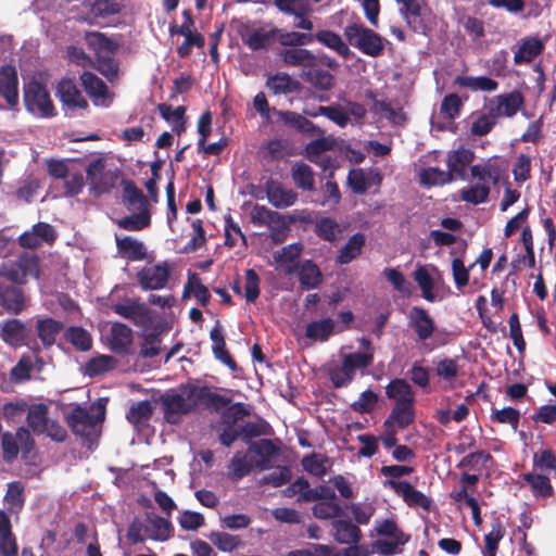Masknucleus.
Returning <instances> with one entry per match:
<instances>
[{"instance_id": "nucleus-1", "label": "nucleus", "mask_w": 556, "mask_h": 556, "mask_svg": "<svg viewBox=\"0 0 556 556\" xmlns=\"http://www.w3.org/2000/svg\"><path fill=\"white\" fill-rule=\"evenodd\" d=\"M40 258L35 253L23 252L14 260L0 264V306L11 315H20L29 305L23 286L29 278L39 279Z\"/></svg>"}, {"instance_id": "nucleus-2", "label": "nucleus", "mask_w": 556, "mask_h": 556, "mask_svg": "<svg viewBox=\"0 0 556 556\" xmlns=\"http://www.w3.org/2000/svg\"><path fill=\"white\" fill-rule=\"evenodd\" d=\"M343 35L349 45L365 55L378 58L384 52L387 40L362 23L348 24L343 29Z\"/></svg>"}, {"instance_id": "nucleus-3", "label": "nucleus", "mask_w": 556, "mask_h": 556, "mask_svg": "<svg viewBox=\"0 0 556 556\" xmlns=\"http://www.w3.org/2000/svg\"><path fill=\"white\" fill-rule=\"evenodd\" d=\"M104 419V412L97 415L91 414L87 408L76 405L65 415V421L71 431L83 439L88 447L96 442L98 437V425Z\"/></svg>"}, {"instance_id": "nucleus-4", "label": "nucleus", "mask_w": 556, "mask_h": 556, "mask_svg": "<svg viewBox=\"0 0 556 556\" xmlns=\"http://www.w3.org/2000/svg\"><path fill=\"white\" fill-rule=\"evenodd\" d=\"M374 362V353H350L342 358L341 366L330 370L329 377L334 388H343L352 382L356 370L370 366Z\"/></svg>"}, {"instance_id": "nucleus-5", "label": "nucleus", "mask_w": 556, "mask_h": 556, "mask_svg": "<svg viewBox=\"0 0 556 556\" xmlns=\"http://www.w3.org/2000/svg\"><path fill=\"white\" fill-rule=\"evenodd\" d=\"M121 172L117 168L105 170V161L102 157L91 161L86 167L89 191L96 197L111 192Z\"/></svg>"}, {"instance_id": "nucleus-6", "label": "nucleus", "mask_w": 556, "mask_h": 556, "mask_svg": "<svg viewBox=\"0 0 556 556\" xmlns=\"http://www.w3.org/2000/svg\"><path fill=\"white\" fill-rule=\"evenodd\" d=\"M1 446L4 460L12 463L17 458L20 451L22 452V458H28L35 450L36 442L27 428L20 427L15 433L4 432L2 434Z\"/></svg>"}, {"instance_id": "nucleus-7", "label": "nucleus", "mask_w": 556, "mask_h": 556, "mask_svg": "<svg viewBox=\"0 0 556 556\" xmlns=\"http://www.w3.org/2000/svg\"><path fill=\"white\" fill-rule=\"evenodd\" d=\"M23 100L26 110L40 117H51L55 114L54 105L47 88L36 81H29L24 86Z\"/></svg>"}, {"instance_id": "nucleus-8", "label": "nucleus", "mask_w": 556, "mask_h": 556, "mask_svg": "<svg viewBox=\"0 0 556 556\" xmlns=\"http://www.w3.org/2000/svg\"><path fill=\"white\" fill-rule=\"evenodd\" d=\"M181 390L182 393L169 390L160 397L164 418L169 424H176L181 415H188L197 409L195 397H189L185 393V386L181 387Z\"/></svg>"}, {"instance_id": "nucleus-9", "label": "nucleus", "mask_w": 556, "mask_h": 556, "mask_svg": "<svg viewBox=\"0 0 556 556\" xmlns=\"http://www.w3.org/2000/svg\"><path fill=\"white\" fill-rule=\"evenodd\" d=\"M18 104V76L12 65L0 67V110H15Z\"/></svg>"}, {"instance_id": "nucleus-10", "label": "nucleus", "mask_w": 556, "mask_h": 556, "mask_svg": "<svg viewBox=\"0 0 556 556\" xmlns=\"http://www.w3.org/2000/svg\"><path fill=\"white\" fill-rule=\"evenodd\" d=\"M185 393L189 397H195L197 407L203 405L205 408L216 413L225 410L231 403L230 397L212 392L207 386L199 387L188 383L185 386Z\"/></svg>"}, {"instance_id": "nucleus-11", "label": "nucleus", "mask_w": 556, "mask_h": 556, "mask_svg": "<svg viewBox=\"0 0 556 556\" xmlns=\"http://www.w3.org/2000/svg\"><path fill=\"white\" fill-rule=\"evenodd\" d=\"M170 277V268L167 263L144 266L137 273V280L143 290L163 289Z\"/></svg>"}, {"instance_id": "nucleus-12", "label": "nucleus", "mask_w": 556, "mask_h": 556, "mask_svg": "<svg viewBox=\"0 0 556 556\" xmlns=\"http://www.w3.org/2000/svg\"><path fill=\"white\" fill-rule=\"evenodd\" d=\"M289 273L298 276L303 290L315 289L323 282V273L312 260L294 262Z\"/></svg>"}, {"instance_id": "nucleus-13", "label": "nucleus", "mask_w": 556, "mask_h": 556, "mask_svg": "<svg viewBox=\"0 0 556 556\" xmlns=\"http://www.w3.org/2000/svg\"><path fill=\"white\" fill-rule=\"evenodd\" d=\"M28 334L29 329L21 319L8 318L0 323V339L10 346L24 345Z\"/></svg>"}, {"instance_id": "nucleus-14", "label": "nucleus", "mask_w": 556, "mask_h": 556, "mask_svg": "<svg viewBox=\"0 0 556 556\" xmlns=\"http://www.w3.org/2000/svg\"><path fill=\"white\" fill-rule=\"evenodd\" d=\"M408 325L420 341L430 339L435 331V324L428 311L420 306H413L408 313Z\"/></svg>"}, {"instance_id": "nucleus-15", "label": "nucleus", "mask_w": 556, "mask_h": 556, "mask_svg": "<svg viewBox=\"0 0 556 556\" xmlns=\"http://www.w3.org/2000/svg\"><path fill=\"white\" fill-rule=\"evenodd\" d=\"M268 202L276 208H286L292 206L298 200V193L292 189H287L283 185L269 178L264 186Z\"/></svg>"}, {"instance_id": "nucleus-16", "label": "nucleus", "mask_w": 556, "mask_h": 556, "mask_svg": "<svg viewBox=\"0 0 556 556\" xmlns=\"http://www.w3.org/2000/svg\"><path fill=\"white\" fill-rule=\"evenodd\" d=\"M80 80L94 105L109 106L111 104L112 99L108 86L96 74L86 71L80 75Z\"/></svg>"}, {"instance_id": "nucleus-17", "label": "nucleus", "mask_w": 556, "mask_h": 556, "mask_svg": "<svg viewBox=\"0 0 556 556\" xmlns=\"http://www.w3.org/2000/svg\"><path fill=\"white\" fill-rule=\"evenodd\" d=\"M388 484L393 491L403 497V501L410 507H420L429 510L431 501L421 491L415 489L408 481L389 480Z\"/></svg>"}, {"instance_id": "nucleus-18", "label": "nucleus", "mask_w": 556, "mask_h": 556, "mask_svg": "<svg viewBox=\"0 0 556 556\" xmlns=\"http://www.w3.org/2000/svg\"><path fill=\"white\" fill-rule=\"evenodd\" d=\"M56 94L62 104L68 109H88L87 100L83 97L76 84L70 78L59 81Z\"/></svg>"}, {"instance_id": "nucleus-19", "label": "nucleus", "mask_w": 556, "mask_h": 556, "mask_svg": "<svg viewBox=\"0 0 556 556\" xmlns=\"http://www.w3.org/2000/svg\"><path fill=\"white\" fill-rule=\"evenodd\" d=\"M415 402H397L394 404L390 415L383 421L384 428L397 427L404 430L415 421Z\"/></svg>"}, {"instance_id": "nucleus-20", "label": "nucleus", "mask_w": 556, "mask_h": 556, "mask_svg": "<svg viewBox=\"0 0 556 556\" xmlns=\"http://www.w3.org/2000/svg\"><path fill=\"white\" fill-rule=\"evenodd\" d=\"M473 159L475 153L463 147L447 153L446 165L448 173L452 174L453 181L456 179H466V169Z\"/></svg>"}, {"instance_id": "nucleus-21", "label": "nucleus", "mask_w": 556, "mask_h": 556, "mask_svg": "<svg viewBox=\"0 0 556 556\" xmlns=\"http://www.w3.org/2000/svg\"><path fill=\"white\" fill-rule=\"evenodd\" d=\"M431 10L426 0L406 11L402 17L407 27L416 34L426 35Z\"/></svg>"}, {"instance_id": "nucleus-22", "label": "nucleus", "mask_w": 556, "mask_h": 556, "mask_svg": "<svg viewBox=\"0 0 556 556\" xmlns=\"http://www.w3.org/2000/svg\"><path fill=\"white\" fill-rule=\"evenodd\" d=\"M210 338L212 340V352L215 358L226 365L232 372L238 371L239 366L226 349L225 337L219 320L216 321L211 330Z\"/></svg>"}, {"instance_id": "nucleus-23", "label": "nucleus", "mask_w": 556, "mask_h": 556, "mask_svg": "<svg viewBox=\"0 0 556 556\" xmlns=\"http://www.w3.org/2000/svg\"><path fill=\"white\" fill-rule=\"evenodd\" d=\"M333 539L345 545H356L362 539V531L357 525L346 519H336L331 523Z\"/></svg>"}, {"instance_id": "nucleus-24", "label": "nucleus", "mask_w": 556, "mask_h": 556, "mask_svg": "<svg viewBox=\"0 0 556 556\" xmlns=\"http://www.w3.org/2000/svg\"><path fill=\"white\" fill-rule=\"evenodd\" d=\"M382 176L378 172L366 174L362 168H353L349 172L348 182L352 191L356 194H364L371 186H379Z\"/></svg>"}, {"instance_id": "nucleus-25", "label": "nucleus", "mask_w": 556, "mask_h": 556, "mask_svg": "<svg viewBox=\"0 0 556 556\" xmlns=\"http://www.w3.org/2000/svg\"><path fill=\"white\" fill-rule=\"evenodd\" d=\"M115 243L118 253L126 257L127 260L135 262V261H142L147 257V249L143 244V242L130 237H118L115 236Z\"/></svg>"}, {"instance_id": "nucleus-26", "label": "nucleus", "mask_w": 556, "mask_h": 556, "mask_svg": "<svg viewBox=\"0 0 556 556\" xmlns=\"http://www.w3.org/2000/svg\"><path fill=\"white\" fill-rule=\"evenodd\" d=\"M85 40L88 48L94 52L96 59L105 54H114L118 49L116 41L100 31H87Z\"/></svg>"}, {"instance_id": "nucleus-27", "label": "nucleus", "mask_w": 556, "mask_h": 556, "mask_svg": "<svg viewBox=\"0 0 556 556\" xmlns=\"http://www.w3.org/2000/svg\"><path fill=\"white\" fill-rule=\"evenodd\" d=\"M249 453L260 456V459L255 460V467L265 470L269 468L271 458L279 453V447L271 440L262 439L250 443Z\"/></svg>"}, {"instance_id": "nucleus-28", "label": "nucleus", "mask_w": 556, "mask_h": 556, "mask_svg": "<svg viewBox=\"0 0 556 556\" xmlns=\"http://www.w3.org/2000/svg\"><path fill=\"white\" fill-rule=\"evenodd\" d=\"M123 204L127 210L149 208V201L142 190L130 179H123Z\"/></svg>"}, {"instance_id": "nucleus-29", "label": "nucleus", "mask_w": 556, "mask_h": 556, "mask_svg": "<svg viewBox=\"0 0 556 556\" xmlns=\"http://www.w3.org/2000/svg\"><path fill=\"white\" fill-rule=\"evenodd\" d=\"M132 342V330L125 324L115 323L112 325L110 334V348L117 354L128 352Z\"/></svg>"}, {"instance_id": "nucleus-30", "label": "nucleus", "mask_w": 556, "mask_h": 556, "mask_svg": "<svg viewBox=\"0 0 556 556\" xmlns=\"http://www.w3.org/2000/svg\"><path fill=\"white\" fill-rule=\"evenodd\" d=\"M496 99L498 103L495 108H492V110L497 115V117L500 115L507 117L515 116L525 103V98L520 91H513L506 94H502Z\"/></svg>"}, {"instance_id": "nucleus-31", "label": "nucleus", "mask_w": 556, "mask_h": 556, "mask_svg": "<svg viewBox=\"0 0 556 556\" xmlns=\"http://www.w3.org/2000/svg\"><path fill=\"white\" fill-rule=\"evenodd\" d=\"M366 243V237L362 232H356L351 236L348 242L340 249L336 262L340 265H345L354 261L361 255L363 248Z\"/></svg>"}, {"instance_id": "nucleus-32", "label": "nucleus", "mask_w": 556, "mask_h": 556, "mask_svg": "<svg viewBox=\"0 0 556 556\" xmlns=\"http://www.w3.org/2000/svg\"><path fill=\"white\" fill-rule=\"evenodd\" d=\"M83 5L89 8L93 18L117 15L124 8L121 0H85Z\"/></svg>"}, {"instance_id": "nucleus-33", "label": "nucleus", "mask_w": 556, "mask_h": 556, "mask_svg": "<svg viewBox=\"0 0 556 556\" xmlns=\"http://www.w3.org/2000/svg\"><path fill=\"white\" fill-rule=\"evenodd\" d=\"M63 329V323L53 318L38 319L36 323L37 336L46 349L51 348L58 334Z\"/></svg>"}, {"instance_id": "nucleus-34", "label": "nucleus", "mask_w": 556, "mask_h": 556, "mask_svg": "<svg viewBox=\"0 0 556 556\" xmlns=\"http://www.w3.org/2000/svg\"><path fill=\"white\" fill-rule=\"evenodd\" d=\"M313 36L314 39L325 45L329 49L333 50L343 59H350L353 55V52L350 50L349 46L343 41L341 36L332 30L323 29L317 31Z\"/></svg>"}, {"instance_id": "nucleus-35", "label": "nucleus", "mask_w": 556, "mask_h": 556, "mask_svg": "<svg viewBox=\"0 0 556 556\" xmlns=\"http://www.w3.org/2000/svg\"><path fill=\"white\" fill-rule=\"evenodd\" d=\"M521 478L530 485L534 497H549L554 495V488L547 475L527 472Z\"/></svg>"}, {"instance_id": "nucleus-36", "label": "nucleus", "mask_w": 556, "mask_h": 556, "mask_svg": "<svg viewBox=\"0 0 556 556\" xmlns=\"http://www.w3.org/2000/svg\"><path fill=\"white\" fill-rule=\"evenodd\" d=\"M115 224L127 231H140L151 225V214L149 208H138V213L115 219Z\"/></svg>"}, {"instance_id": "nucleus-37", "label": "nucleus", "mask_w": 556, "mask_h": 556, "mask_svg": "<svg viewBox=\"0 0 556 556\" xmlns=\"http://www.w3.org/2000/svg\"><path fill=\"white\" fill-rule=\"evenodd\" d=\"M334 320L327 317L306 325L305 337L313 341H327L334 332Z\"/></svg>"}, {"instance_id": "nucleus-38", "label": "nucleus", "mask_w": 556, "mask_h": 556, "mask_svg": "<svg viewBox=\"0 0 556 556\" xmlns=\"http://www.w3.org/2000/svg\"><path fill=\"white\" fill-rule=\"evenodd\" d=\"M275 33L276 30L265 31L263 28L254 30L245 28L244 30L239 31L242 42L252 51H258L267 48Z\"/></svg>"}, {"instance_id": "nucleus-39", "label": "nucleus", "mask_w": 556, "mask_h": 556, "mask_svg": "<svg viewBox=\"0 0 556 556\" xmlns=\"http://www.w3.org/2000/svg\"><path fill=\"white\" fill-rule=\"evenodd\" d=\"M291 177L294 185L303 191L315 189V176L312 167L304 162H295L291 167Z\"/></svg>"}, {"instance_id": "nucleus-40", "label": "nucleus", "mask_w": 556, "mask_h": 556, "mask_svg": "<svg viewBox=\"0 0 556 556\" xmlns=\"http://www.w3.org/2000/svg\"><path fill=\"white\" fill-rule=\"evenodd\" d=\"M281 58L287 65L314 67L317 64V58L307 49L291 48L281 52Z\"/></svg>"}, {"instance_id": "nucleus-41", "label": "nucleus", "mask_w": 556, "mask_h": 556, "mask_svg": "<svg viewBox=\"0 0 556 556\" xmlns=\"http://www.w3.org/2000/svg\"><path fill=\"white\" fill-rule=\"evenodd\" d=\"M386 395L389 400H394L395 403L415 402L413 388L402 378L393 379L386 386Z\"/></svg>"}, {"instance_id": "nucleus-42", "label": "nucleus", "mask_w": 556, "mask_h": 556, "mask_svg": "<svg viewBox=\"0 0 556 556\" xmlns=\"http://www.w3.org/2000/svg\"><path fill=\"white\" fill-rule=\"evenodd\" d=\"M193 294L202 306H206L211 299L210 290L204 286L195 273H190L188 281L184 287L182 299L189 298Z\"/></svg>"}, {"instance_id": "nucleus-43", "label": "nucleus", "mask_w": 556, "mask_h": 556, "mask_svg": "<svg viewBox=\"0 0 556 556\" xmlns=\"http://www.w3.org/2000/svg\"><path fill=\"white\" fill-rule=\"evenodd\" d=\"M544 50V43L539 38H528L520 46L514 55L516 64L530 63L535 56Z\"/></svg>"}, {"instance_id": "nucleus-44", "label": "nucleus", "mask_w": 556, "mask_h": 556, "mask_svg": "<svg viewBox=\"0 0 556 556\" xmlns=\"http://www.w3.org/2000/svg\"><path fill=\"white\" fill-rule=\"evenodd\" d=\"M48 406L45 404H35L28 408L27 425L36 434L45 433L48 422Z\"/></svg>"}, {"instance_id": "nucleus-45", "label": "nucleus", "mask_w": 556, "mask_h": 556, "mask_svg": "<svg viewBox=\"0 0 556 556\" xmlns=\"http://www.w3.org/2000/svg\"><path fill=\"white\" fill-rule=\"evenodd\" d=\"M491 187L488 182H477L459 191L460 199L467 203L478 205L484 203L490 194Z\"/></svg>"}, {"instance_id": "nucleus-46", "label": "nucleus", "mask_w": 556, "mask_h": 556, "mask_svg": "<svg viewBox=\"0 0 556 556\" xmlns=\"http://www.w3.org/2000/svg\"><path fill=\"white\" fill-rule=\"evenodd\" d=\"M114 312L119 316L134 321L148 317L149 308L144 303L134 301L131 303H119L114 306Z\"/></svg>"}, {"instance_id": "nucleus-47", "label": "nucleus", "mask_w": 556, "mask_h": 556, "mask_svg": "<svg viewBox=\"0 0 556 556\" xmlns=\"http://www.w3.org/2000/svg\"><path fill=\"white\" fill-rule=\"evenodd\" d=\"M266 86L275 94H287L299 88V81L293 80L288 74H275L267 78Z\"/></svg>"}, {"instance_id": "nucleus-48", "label": "nucleus", "mask_w": 556, "mask_h": 556, "mask_svg": "<svg viewBox=\"0 0 556 556\" xmlns=\"http://www.w3.org/2000/svg\"><path fill=\"white\" fill-rule=\"evenodd\" d=\"M520 412L511 406L492 408L490 420L494 424L509 425L513 430H517L520 421Z\"/></svg>"}, {"instance_id": "nucleus-49", "label": "nucleus", "mask_w": 556, "mask_h": 556, "mask_svg": "<svg viewBox=\"0 0 556 556\" xmlns=\"http://www.w3.org/2000/svg\"><path fill=\"white\" fill-rule=\"evenodd\" d=\"M414 280L417 282L418 287L422 292V298L428 302H434L437 296L433 292L434 281L428 269L425 266H418L414 274Z\"/></svg>"}, {"instance_id": "nucleus-50", "label": "nucleus", "mask_w": 556, "mask_h": 556, "mask_svg": "<svg viewBox=\"0 0 556 556\" xmlns=\"http://www.w3.org/2000/svg\"><path fill=\"white\" fill-rule=\"evenodd\" d=\"M65 339L76 350L86 352L92 346V339L90 333L81 327H70L65 332Z\"/></svg>"}, {"instance_id": "nucleus-51", "label": "nucleus", "mask_w": 556, "mask_h": 556, "mask_svg": "<svg viewBox=\"0 0 556 556\" xmlns=\"http://www.w3.org/2000/svg\"><path fill=\"white\" fill-rule=\"evenodd\" d=\"M470 173L472 178L478 179V182L489 184L492 181L493 185H496L501 178L500 167L492 163L472 165Z\"/></svg>"}, {"instance_id": "nucleus-52", "label": "nucleus", "mask_w": 556, "mask_h": 556, "mask_svg": "<svg viewBox=\"0 0 556 556\" xmlns=\"http://www.w3.org/2000/svg\"><path fill=\"white\" fill-rule=\"evenodd\" d=\"M147 520L150 525V539L154 541H166L170 536L172 523L157 515H148Z\"/></svg>"}, {"instance_id": "nucleus-53", "label": "nucleus", "mask_w": 556, "mask_h": 556, "mask_svg": "<svg viewBox=\"0 0 556 556\" xmlns=\"http://www.w3.org/2000/svg\"><path fill=\"white\" fill-rule=\"evenodd\" d=\"M249 452H237L232 457L229 468L236 479H242L243 477L248 476L255 467V462L249 457Z\"/></svg>"}, {"instance_id": "nucleus-54", "label": "nucleus", "mask_w": 556, "mask_h": 556, "mask_svg": "<svg viewBox=\"0 0 556 556\" xmlns=\"http://www.w3.org/2000/svg\"><path fill=\"white\" fill-rule=\"evenodd\" d=\"M312 514L315 518H318V519H323V520L333 519V518H337V517H340L343 515V508L337 502V500L317 502L312 507Z\"/></svg>"}, {"instance_id": "nucleus-55", "label": "nucleus", "mask_w": 556, "mask_h": 556, "mask_svg": "<svg viewBox=\"0 0 556 556\" xmlns=\"http://www.w3.org/2000/svg\"><path fill=\"white\" fill-rule=\"evenodd\" d=\"M505 535V528L502 521L496 518L491 523V531L484 535L485 543V552L484 554H490L493 556V553H496L498 549L500 541Z\"/></svg>"}, {"instance_id": "nucleus-56", "label": "nucleus", "mask_w": 556, "mask_h": 556, "mask_svg": "<svg viewBox=\"0 0 556 556\" xmlns=\"http://www.w3.org/2000/svg\"><path fill=\"white\" fill-rule=\"evenodd\" d=\"M497 119V115L494 113L492 108L488 113H483L479 115L471 124L470 132L473 136H485L488 135L492 128L495 126Z\"/></svg>"}, {"instance_id": "nucleus-57", "label": "nucleus", "mask_w": 556, "mask_h": 556, "mask_svg": "<svg viewBox=\"0 0 556 556\" xmlns=\"http://www.w3.org/2000/svg\"><path fill=\"white\" fill-rule=\"evenodd\" d=\"M151 529L149 522H144L140 518H134L127 529V540L131 544H138L144 542L147 539H150Z\"/></svg>"}, {"instance_id": "nucleus-58", "label": "nucleus", "mask_w": 556, "mask_h": 556, "mask_svg": "<svg viewBox=\"0 0 556 556\" xmlns=\"http://www.w3.org/2000/svg\"><path fill=\"white\" fill-rule=\"evenodd\" d=\"M463 108V100L457 93L446 94L440 105V114L446 119H455L459 116Z\"/></svg>"}, {"instance_id": "nucleus-59", "label": "nucleus", "mask_w": 556, "mask_h": 556, "mask_svg": "<svg viewBox=\"0 0 556 556\" xmlns=\"http://www.w3.org/2000/svg\"><path fill=\"white\" fill-rule=\"evenodd\" d=\"M153 415V407L149 401H140L131 405L126 418L132 425H139L147 421Z\"/></svg>"}, {"instance_id": "nucleus-60", "label": "nucleus", "mask_w": 556, "mask_h": 556, "mask_svg": "<svg viewBox=\"0 0 556 556\" xmlns=\"http://www.w3.org/2000/svg\"><path fill=\"white\" fill-rule=\"evenodd\" d=\"M459 24L463 26L466 34L475 41L485 36L484 22L479 17L463 15L459 18Z\"/></svg>"}, {"instance_id": "nucleus-61", "label": "nucleus", "mask_w": 556, "mask_h": 556, "mask_svg": "<svg viewBox=\"0 0 556 556\" xmlns=\"http://www.w3.org/2000/svg\"><path fill=\"white\" fill-rule=\"evenodd\" d=\"M207 538L222 552H232L241 543V540L238 535H232L227 532L213 531L208 534Z\"/></svg>"}, {"instance_id": "nucleus-62", "label": "nucleus", "mask_w": 556, "mask_h": 556, "mask_svg": "<svg viewBox=\"0 0 556 556\" xmlns=\"http://www.w3.org/2000/svg\"><path fill=\"white\" fill-rule=\"evenodd\" d=\"M493 460L492 455L486 451H477L469 453L457 464V468L480 471L481 467L488 462Z\"/></svg>"}, {"instance_id": "nucleus-63", "label": "nucleus", "mask_w": 556, "mask_h": 556, "mask_svg": "<svg viewBox=\"0 0 556 556\" xmlns=\"http://www.w3.org/2000/svg\"><path fill=\"white\" fill-rule=\"evenodd\" d=\"M338 231V223L330 217H321L315 223L314 232L325 241L333 242Z\"/></svg>"}, {"instance_id": "nucleus-64", "label": "nucleus", "mask_w": 556, "mask_h": 556, "mask_svg": "<svg viewBox=\"0 0 556 556\" xmlns=\"http://www.w3.org/2000/svg\"><path fill=\"white\" fill-rule=\"evenodd\" d=\"M533 466L545 475L556 472V455L549 448L534 453Z\"/></svg>"}]
</instances>
